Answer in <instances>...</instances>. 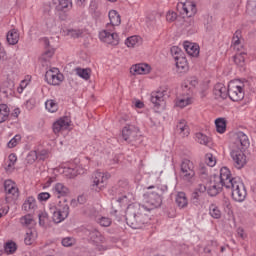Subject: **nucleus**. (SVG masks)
I'll list each match as a JSON object with an SVG mask.
<instances>
[{"label": "nucleus", "mask_w": 256, "mask_h": 256, "mask_svg": "<svg viewBox=\"0 0 256 256\" xmlns=\"http://www.w3.org/2000/svg\"><path fill=\"white\" fill-rule=\"evenodd\" d=\"M249 145V137H247V134L242 131L237 132L235 142L230 152V157L236 169H243L245 165H247V156H245L243 151L247 149Z\"/></svg>", "instance_id": "f257e3e1"}, {"label": "nucleus", "mask_w": 256, "mask_h": 256, "mask_svg": "<svg viewBox=\"0 0 256 256\" xmlns=\"http://www.w3.org/2000/svg\"><path fill=\"white\" fill-rule=\"evenodd\" d=\"M229 177H231V170L227 167H222L220 169V175H214L206 185H201V191H207L210 197H217L223 187L227 189V183H229Z\"/></svg>", "instance_id": "f03ea898"}, {"label": "nucleus", "mask_w": 256, "mask_h": 256, "mask_svg": "<svg viewBox=\"0 0 256 256\" xmlns=\"http://www.w3.org/2000/svg\"><path fill=\"white\" fill-rule=\"evenodd\" d=\"M147 207L141 204H131L126 209V223L132 229H141L147 223V215H145Z\"/></svg>", "instance_id": "7ed1b4c3"}, {"label": "nucleus", "mask_w": 256, "mask_h": 256, "mask_svg": "<svg viewBox=\"0 0 256 256\" xmlns=\"http://www.w3.org/2000/svg\"><path fill=\"white\" fill-rule=\"evenodd\" d=\"M227 188L232 190V199L238 203H243V200L247 198V189L245 184L239 177H232L231 174L226 182Z\"/></svg>", "instance_id": "20e7f679"}, {"label": "nucleus", "mask_w": 256, "mask_h": 256, "mask_svg": "<svg viewBox=\"0 0 256 256\" xmlns=\"http://www.w3.org/2000/svg\"><path fill=\"white\" fill-rule=\"evenodd\" d=\"M169 188L165 185L158 186L155 191L150 192L148 194V205H151V208L146 211H151V209H157V207H161L163 204V196L167 195Z\"/></svg>", "instance_id": "39448f33"}, {"label": "nucleus", "mask_w": 256, "mask_h": 256, "mask_svg": "<svg viewBox=\"0 0 256 256\" xmlns=\"http://www.w3.org/2000/svg\"><path fill=\"white\" fill-rule=\"evenodd\" d=\"M245 83H247V80L241 82L239 79L229 82L228 97H230L231 101H241L245 97V91L243 90Z\"/></svg>", "instance_id": "423d86ee"}, {"label": "nucleus", "mask_w": 256, "mask_h": 256, "mask_svg": "<svg viewBox=\"0 0 256 256\" xmlns=\"http://www.w3.org/2000/svg\"><path fill=\"white\" fill-rule=\"evenodd\" d=\"M180 177L183 181L191 183L195 179V166L190 160H183L180 165Z\"/></svg>", "instance_id": "0eeeda50"}, {"label": "nucleus", "mask_w": 256, "mask_h": 256, "mask_svg": "<svg viewBox=\"0 0 256 256\" xmlns=\"http://www.w3.org/2000/svg\"><path fill=\"white\" fill-rule=\"evenodd\" d=\"M107 179H109V177L105 175V173L96 171L92 175V189H94V191H102L107 185Z\"/></svg>", "instance_id": "6e6552de"}, {"label": "nucleus", "mask_w": 256, "mask_h": 256, "mask_svg": "<svg viewBox=\"0 0 256 256\" xmlns=\"http://www.w3.org/2000/svg\"><path fill=\"white\" fill-rule=\"evenodd\" d=\"M138 138L139 129H137L135 126L128 125L122 129V139L127 143H135Z\"/></svg>", "instance_id": "1a4fd4ad"}, {"label": "nucleus", "mask_w": 256, "mask_h": 256, "mask_svg": "<svg viewBox=\"0 0 256 256\" xmlns=\"http://www.w3.org/2000/svg\"><path fill=\"white\" fill-rule=\"evenodd\" d=\"M177 9L182 15L193 17L197 13V4L193 1H186L184 3H178Z\"/></svg>", "instance_id": "9d476101"}, {"label": "nucleus", "mask_w": 256, "mask_h": 256, "mask_svg": "<svg viewBox=\"0 0 256 256\" xmlns=\"http://www.w3.org/2000/svg\"><path fill=\"white\" fill-rule=\"evenodd\" d=\"M45 79L48 85H59L63 81V74L59 73V69L53 68L46 72Z\"/></svg>", "instance_id": "9b49d317"}, {"label": "nucleus", "mask_w": 256, "mask_h": 256, "mask_svg": "<svg viewBox=\"0 0 256 256\" xmlns=\"http://www.w3.org/2000/svg\"><path fill=\"white\" fill-rule=\"evenodd\" d=\"M167 95V90L165 89L151 93L150 101L154 105V109H159L165 103V97Z\"/></svg>", "instance_id": "f8f14e48"}, {"label": "nucleus", "mask_w": 256, "mask_h": 256, "mask_svg": "<svg viewBox=\"0 0 256 256\" xmlns=\"http://www.w3.org/2000/svg\"><path fill=\"white\" fill-rule=\"evenodd\" d=\"M100 41L107 43L108 45H119V35L117 33H112L107 30H102L99 33Z\"/></svg>", "instance_id": "ddd939ff"}, {"label": "nucleus", "mask_w": 256, "mask_h": 256, "mask_svg": "<svg viewBox=\"0 0 256 256\" xmlns=\"http://www.w3.org/2000/svg\"><path fill=\"white\" fill-rule=\"evenodd\" d=\"M86 235L88 239H90L91 242L96 246L101 245V243L105 241V238L97 229L86 230Z\"/></svg>", "instance_id": "4468645a"}, {"label": "nucleus", "mask_w": 256, "mask_h": 256, "mask_svg": "<svg viewBox=\"0 0 256 256\" xmlns=\"http://www.w3.org/2000/svg\"><path fill=\"white\" fill-rule=\"evenodd\" d=\"M69 125H71V120L69 117L60 118L58 121L53 124L54 133H61V131H65L69 129Z\"/></svg>", "instance_id": "2eb2a0df"}, {"label": "nucleus", "mask_w": 256, "mask_h": 256, "mask_svg": "<svg viewBox=\"0 0 256 256\" xmlns=\"http://www.w3.org/2000/svg\"><path fill=\"white\" fill-rule=\"evenodd\" d=\"M4 190L7 195H11L12 199H17L19 197V188L15 185L12 180H6L4 182Z\"/></svg>", "instance_id": "dca6fc26"}, {"label": "nucleus", "mask_w": 256, "mask_h": 256, "mask_svg": "<svg viewBox=\"0 0 256 256\" xmlns=\"http://www.w3.org/2000/svg\"><path fill=\"white\" fill-rule=\"evenodd\" d=\"M151 72V66L149 64H135L130 68L132 75H147Z\"/></svg>", "instance_id": "f3484780"}, {"label": "nucleus", "mask_w": 256, "mask_h": 256, "mask_svg": "<svg viewBox=\"0 0 256 256\" xmlns=\"http://www.w3.org/2000/svg\"><path fill=\"white\" fill-rule=\"evenodd\" d=\"M214 95L217 99H227L229 97L228 88L225 85L218 83L214 86Z\"/></svg>", "instance_id": "a211bd4d"}, {"label": "nucleus", "mask_w": 256, "mask_h": 256, "mask_svg": "<svg viewBox=\"0 0 256 256\" xmlns=\"http://www.w3.org/2000/svg\"><path fill=\"white\" fill-rule=\"evenodd\" d=\"M175 63L178 73H186V71H189V64L187 63V58H185V56L176 57Z\"/></svg>", "instance_id": "6ab92c4d"}, {"label": "nucleus", "mask_w": 256, "mask_h": 256, "mask_svg": "<svg viewBox=\"0 0 256 256\" xmlns=\"http://www.w3.org/2000/svg\"><path fill=\"white\" fill-rule=\"evenodd\" d=\"M53 3L56 5L57 11H69L73 7V2L71 0H53Z\"/></svg>", "instance_id": "aec40b11"}, {"label": "nucleus", "mask_w": 256, "mask_h": 256, "mask_svg": "<svg viewBox=\"0 0 256 256\" xmlns=\"http://www.w3.org/2000/svg\"><path fill=\"white\" fill-rule=\"evenodd\" d=\"M184 49L188 55L191 57H198L199 56V46L195 45L191 42L184 43Z\"/></svg>", "instance_id": "412c9836"}, {"label": "nucleus", "mask_w": 256, "mask_h": 256, "mask_svg": "<svg viewBox=\"0 0 256 256\" xmlns=\"http://www.w3.org/2000/svg\"><path fill=\"white\" fill-rule=\"evenodd\" d=\"M54 193L58 198L67 197V195H69V188H67L63 183H57L54 186Z\"/></svg>", "instance_id": "4be33fe9"}, {"label": "nucleus", "mask_w": 256, "mask_h": 256, "mask_svg": "<svg viewBox=\"0 0 256 256\" xmlns=\"http://www.w3.org/2000/svg\"><path fill=\"white\" fill-rule=\"evenodd\" d=\"M108 17L112 27H118V25H121V15H119V12L116 10H111L108 14Z\"/></svg>", "instance_id": "5701e85b"}, {"label": "nucleus", "mask_w": 256, "mask_h": 256, "mask_svg": "<svg viewBox=\"0 0 256 256\" xmlns=\"http://www.w3.org/2000/svg\"><path fill=\"white\" fill-rule=\"evenodd\" d=\"M9 45H17L19 43V32L16 29H12L6 36Z\"/></svg>", "instance_id": "b1692460"}, {"label": "nucleus", "mask_w": 256, "mask_h": 256, "mask_svg": "<svg viewBox=\"0 0 256 256\" xmlns=\"http://www.w3.org/2000/svg\"><path fill=\"white\" fill-rule=\"evenodd\" d=\"M176 131L182 135V137H187L189 135V126H187V122L181 120L176 126Z\"/></svg>", "instance_id": "393cba45"}, {"label": "nucleus", "mask_w": 256, "mask_h": 256, "mask_svg": "<svg viewBox=\"0 0 256 256\" xmlns=\"http://www.w3.org/2000/svg\"><path fill=\"white\" fill-rule=\"evenodd\" d=\"M11 110L7 104H0V123H5L9 119Z\"/></svg>", "instance_id": "a878e982"}, {"label": "nucleus", "mask_w": 256, "mask_h": 256, "mask_svg": "<svg viewBox=\"0 0 256 256\" xmlns=\"http://www.w3.org/2000/svg\"><path fill=\"white\" fill-rule=\"evenodd\" d=\"M176 205L180 207V209H185L188 205L187 196L185 192H178L176 195Z\"/></svg>", "instance_id": "bb28decb"}, {"label": "nucleus", "mask_w": 256, "mask_h": 256, "mask_svg": "<svg viewBox=\"0 0 256 256\" xmlns=\"http://www.w3.org/2000/svg\"><path fill=\"white\" fill-rule=\"evenodd\" d=\"M50 213H52V220L55 223H61L67 219L56 207L50 208Z\"/></svg>", "instance_id": "cd10ccee"}, {"label": "nucleus", "mask_w": 256, "mask_h": 256, "mask_svg": "<svg viewBox=\"0 0 256 256\" xmlns=\"http://www.w3.org/2000/svg\"><path fill=\"white\" fill-rule=\"evenodd\" d=\"M217 133H225L227 131V121L225 118H218L215 120Z\"/></svg>", "instance_id": "c85d7f7f"}, {"label": "nucleus", "mask_w": 256, "mask_h": 256, "mask_svg": "<svg viewBox=\"0 0 256 256\" xmlns=\"http://www.w3.org/2000/svg\"><path fill=\"white\" fill-rule=\"evenodd\" d=\"M83 29H67L66 30V35L67 37H71V39H79V37H83Z\"/></svg>", "instance_id": "c756f323"}, {"label": "nucleus", "mask_w": 256, "mask_h": 256, "mask_svg": "<svg viewBox=\"0 0 256 256\" xmlns=\"http://www.w3.org/2000/svg\"><path fill=\"white\" fill-rule=\"evenodd\" d=\"M24 211H33L37 207V201L33 197H28V199L23 203Z\"/></svg>", "instance_id": "7c9ffc66"}, {"label": "nucleus", "mask_w": 256, "mask_h": 256, "mask_svg": "<svg viewBox=\"0 0 256 256\" xmlns=\"http://www.w3.org/2000/svg\"><path fill=\"white\" fill-rule=\"evenodd\" d=\"M196 139L198 141V143H200V145H206L207 147H209V145H211V138L207 137V135L199 132L196 134Z\"/></svg>", "instance_id": "2f4dec72"}, {"label": "nucleus", "mask_w": 256, "mask_h": 256, "mask_svg": "<svg viewBox=\"0 0 256 256\" xmlns=\"http://www.w3.org/2000/svg\"><path fill=\"white\" fill-rule=\"evenodd\" d=\"M124 201H127V196H122L120 198H118L116 201H114L112 206L113 212L112 215H117V213L119 212V209H121V203H123Z\"/></svg>", "instance_id": "473e14b6"}, {"label": "nucleus", "mask_w": 256, "mask_h": 256, "mask_svg": "<svg viewBox=\"0 0 256 256\" xmlns=\"http://www.w3.org/2000/svg\"><path fill=\"white\" fill-rule=\"evenodd\" d=\"M65 203H67V198H63V203L61 201L59 202L60 208H58V211H60L67 219L69 217V204Z\"/></svg>", "instance_id": "72a5a7b5"}, {"label": "nucleus", "mask_w": 256, "mask_h": 256, "mask_svg": "<svg viewBox=\"0 0 256 256\" xmlns=\"http://www.w3.org/2000/svg\"><path fill=\"white\" fill-rule=\"evenodd\" d=\"M209 213L213 219H221V210L217 205L211 204L209 207Z\"/></svg>", "instance_id": "f704fd0d"}, {"label": "nucleus", "mask_w": 256, "mask_h": 256, "mask_svg": "<svg viewBox=\"0 0 256 256\" xmlns=\"http://www.w3.org/2000/svg\"><path fill=\"white\" fill-rule=\"evenodd\" d=\"M4 250L6 253L13 255V253H15V251H17V243H15L12 240L6 242V244L4 245Z\"/></svg>", "instance_id": "c9c22d12"}, {"label": "nucleus", "mask_w": 256, "mask_h": 256, "mask_svg": "<svg viewBox=\"0 0 256 256\" xmlns=\"http://www.w3.org/2000/svg\"><path fill=\"white\" fill-rule=\"evenodd\" d=\"M45 107L50 113H56V111L59 109V105L54 100H47Z\"/></svg>", "instance_id": "e433bc0d"}, {"label": "nucleus", "mask_w": 256, "mask_h": 256, "mask_svg": "<svg viewBox=\"0 0 256 256\" xmlns=\"http://www.w3.org/2000/svg\"><path fill=\"white\" fill-rule=\"evenodd\" d=\"M76 74L78 77L85 79V81H89L91 78V74H89V69L76 68Z\"/></svg>", "instance_id": "4c0bfd02"}, {"label": "nucleus", "mask_w": 256, "mask_h": 256, "mask_svg": "<svg viewBox=\"0 0 256 256\" xmlns=\"http://www.w3.org/2000/svg\"><path fill=\"white\" fill-rule=\"evenodd\" d=\"M198 84H199V81H197V78L192 77V78H188L183 83L182 87H183V89H191V87H197Z\"/></svg>", "instance_id": "58836bf2"}, {"label": "nucleus", "mask_w": 256, "mask_h": 256, "mask_svg": "<svg viewBox=\"0 0 256 256\" xmlns=\"http://www.w3.org/2000/svg\"><path fill=\"white\" fill-rule=\"evenodd\" d=\"M38 219H39V225H41V227H45V225H47V223H49V213L40 212L38 214Z\"/></svg>", "instance_id": "ea45409f"}, {"label": "nucleus", "mask_w": 256, "mask_h": 256, "mask_svg": "<svg viewBox=\"0 0 256 256\" xmlns=\"http://www.w3.org/2000/svg\"><path fill=\"white\" fill-rule=\"evenodd\" d=\"M235 65H238V67H243L245 65V53H239L236 54L233 57Z\"/></svg>", "instance_id": "a19ab883"}, {"label": "nucleus", "mask_w": 256, "mask_h": 256, "mask_svg": "<svg viewBox=\"0 0 256 256\" xmlns=\"http://www.w3.org/2000/svg\"><path fill=\"white\" fill-rule=\"evenodd\" d=\"M176 107H180V109H183V107H187V105H191V99L189 97L187 98H178L175 102Z\"/></svg>", "instance_id": "79ce46f5"}, {"label": "nucleus", "mask_w": 256, "mask_h": 256, "mask_svg": "<svg viewBox=\"0 0 256 256\" xmlns=\"http://www.w3.org/2000/svg\"><path fill=\"white\" fill-rule=\"evenodd\" d=\"M240 37H241V31H236L233 38H232V44H233V47L234 49H237V51H239V45L241 44V40H240Z\"/></svg>", "instance_id": "37998d69"}, {"label": "nucleus", "mask_w": 256, "mask_h": 256, "mask_svg": "<svg viewBox=\"0 0 256 256\" xmlns=\"http://www.w3.org/2000/svg\"><path fill=\"white\" fill-rule=\"evenodd\" d=\"M240 37H241V31H236L233 38H232V44H233V47L234 49H237V51H239V45L241 44V40H240Z\"/></svg>", "instance_id": "c03bdc74"}, {"label": "nucleus", "mask_w": 256, "mask_h": 256, "mask_svg": "<svg viewBox=\"0 0 256 256\" xmlns=\"http://www.w3.org/2000/svg\"><path fill=\"white\" fill-rule=\"evenodd\" d=\"M20 223L25 227H29L30 225H33V223H35V220H33V216L28 214L20 219Z\"/></svg>", "instance_id": "a18cd8bd"}, {"label": "nucleus", "mask_w": 256, "mask_h": 256, "mask_svg": "<svg viewBox=\"0 0 256 256\" xmlns=\"http://www.w3.org/2000/svg\"><path fill=\"white\" fill-rule=\"evenodd\" d=\"M171 55L174 57V60L176 57H184L185 53H183V50H181V48H179L178 46H173L170 49Z\"/></svg>", "instance_id": "49530a36"}, {"label": "nucleus", "mask_w": 256, "mask_h": 256, "mask_svg": "<svg viewBox=\"0 0 256 256\" xmlns=\"http://www.w3.org/2000/svg\"><path fill=\"white\" fill-rule=\"evenodd\" d=\"M137 43H139V36L128 37L125 41V45H127V47H135Z\"/></svg>", "instance_id": "de8ad7c7"}, {"label": "nucleus", "mask_w": 256, "mask_h": 256, "mask_svg": "<svg viewBox=\"0 0 256 256\" xmlns=\"http://www.w3.org/2000/svg\"><path fill=\"white\" fill-rule=\"evenodd\" d=\"M205 161L208 167H215V165L217 164V160L215 159V157H213V154L211 153L206 154Z\"/></svg>", "instance_id": "09e8293b"}, {"label": "nucleus", "mask_w": 256, "mask_h": 256, "mask_svg": "<svg viewBox=\"0 0 256 256\" xmlns=\"http://www.w3.org/2000/svg\"><path fill=\"white\" fill-rule=\"evenodd\" d=\"M33 241H35V236L33 235V231L29 230L24 238V243L25 245H33Z\"/></svg>", "instance_id": "8fccbe9b"}, {"label": "nucleus", "mask_w": 256, "mask_h": 256, "mask_svg": "<svg viewBox=\"0 0 256 256\" xmlns=\"http://www.w3.org/2000/svg\"><path fill=\"white\" fill-rule=\"evenodd\" d=\"M199 175L201 179L207 180V177H209V174L207 173V166H205L203 163H200L199 165Z\"/></svg>", "instance_id": "3c124183"}, {"label": "nucleus", "mask_w": 256, "mask_h": 256, "mask_svg": "<svg viewBox=\"0 0 256 256\" xmlns=\"http://www.w3.org/2000/svg\"><path fill=\"white\" fill-rule=\"evenodd\" d=\"M117 185L120 189L119 193H121V191H129V182L127 180H120Z\"/></svg>", "instance_id": "603ef678"}, {"label": "nucleus", "mask_w": 256, "mask_h": 256, "mask_svg": "<svg viewBox=\"0 0 256 256\" xmlns=\"http://www.w3.org/2000/svg\"><path fill=\"white\" fill-rule=\"evenodd\" d=\"M21 141V135H16L8 142L9 149H13V147H17V142Z\"/></svg>", "instance_id": "864d4df0"}, {"label": "nucleus", "mask_w": 256, "mask_h": 256, "mask_svg": "<svg viewBox=\"0 0 256 256\" xmlns=\"http://www.w3.org/2000/svg\"><path fill=\"white\" fill-rule=\"evenodd\" d=\"M53 55H55V50L53 49H48L46 50L43 55H42V59L44 61H49V59H51L53 57Z\"/></svg>", "instance_id": "5fc2aeb1"}, {"label": "nucleus", "mask_w": 256, "mask_h": 256, "mask_svg": "<svg viewBox=\"0 0 256 256\" xmlns=\"http://www.w3.org/2000/svg\"><path fill=\"white\" fill-rule=\"evenodd\" d=\"M98 223L101 225V227H109L111 225V218H109V217H101L98 220Z\"/></svg>", "instance_id": "6e6d98bb"}, {"label": "nucleus", "mask_w": 256, "mask_h": 256, "mask_svg": "<svg viewBox=\"0 0 256 256\" xmlns=\"http://www.w3.org/2000/svg\"><path fill=\"white\" fill-rule=\"evenodd\" d=\"M27 159L30 163H35V161H37V159H39V154L37 151H31L28 156Z\"/></svg>", "instance_id": "4d7b16f0"}, {"label": "nucleus", "mask_w": 256, "mask_h": 256, "mask_svg": "<svg viewBox=\"0 0 256 256\" xmlns=\"http://www.w3.org/2000/svg\"><path fill=\"white\" fill-rule=\"evenodd\" d=\"M201 193H203V191H201V188H200V192H193L192 193L191 201L194 205L199 204V197H201Z\"/></svg>", "instance_id": "13d9d810"}, {"label": "nucleus", "mask_w": 256, "mask_h": 256, "mask_svg": "<svg viewBox=\"0 0 256 256\" xmlns=\"http://www.w3.org/2000/svg\"><path fill=\"white\" fill-rule=\"evenodd\" d=\"M75 243V240L71 237H66L62 239V245L63 247H71Z\"/></svg>", "instance_id": "bf43d9fd"}, {"label": "nucleus", "mask_w": 256, "mask_h": 256, "mask_svg": "<svg viewBox=\"0 0 256 256\" xmlns=\"http://www.w3.org/2000/svg\"><path fill=\"white\" fill-rule=\"evenodd\" d=\"M177 19V13L175 12H168L166 14V20L169 21V23H173Z\"/></svg>", "instance_id": "052dcab7"}, {"label": "nucleus", "mask_w": 256, "mask_h": 256, "mask_svg": "<svg viewBox=\"0 0 256 256\" xmlns=\"http://www.w3.org/2000/svg\"><path fill=\"white\" fill-rule=\"evenodd\" d=\"M50 197L51 194H49V192H42L38 194V201H47Z\"/></svg>", "instance_id": "680f3d73"}, {"label": "nucleus", "mask_w": 256, "mask_h": 256, "mask_svg": "<svg viewBox=\"0 0 256 256\" xmlns=\"http://www.w3.org/2000/svg\"><path fill=\"white\" fill-rule=\"evenodd\" d=\"M47 157H49V151L42 150V151L38 152V159H40L41 161H45L47 159Z\"/></svg>", "instance_id": "e2e57ef3"}, {"label": "nucleus", "mask_w": 256, "mask_h": 256, "mask_svg": "<svg viewBox=\"0 0 256 256\" xmlns=\"http://www.w3.org/2000/svg\"><path fill=\"white\" fill-rule=\"evenodd\" d=\"M8 159H9V164H8L9 168L13 167V165H15V163H17V155H15V154H10Z\"/></svg>", "instance_id": "0e129e2a"}, {"label": "nucleus", "mask_w": 256, "mask_h": 256, "mask_svg": "<svg viewBox=\"0 0 256 256\" xmlns=\"http://www.w3.org/2000/svg\"><path fill=\"white\" fill-rule=\"evenodd\" d=\"M223 203H224V206H226L227 209H231V200H229V198L224 197L223 198Z\"/></svg>", "instance_id": "69168bd1"}, {"label": "nucleus", "mask_w": 256, "mask_h": 256, "mask_svg": "<svg viewBox=\"0 0 256 256\" xmlns=\"http://www.w3.org/2000/svg\"><path fill=\"white\" fill-rule=\"evenodd\" d=\"M184 25L185 27H191V25H193V19L191 17H187L184 21Z\"/></svg>", "instance_id": "338daca9"}, {"label": "nucleus", "mask_w": 256, "mask_h": 256, "mask_svg": "<svg viewBox=\"0 0 256 256\" xmlns=\"http://www.w3.org/2000/svg\"><path fill=\"white\" fill-rule=\"evenodd\" d=\"M85 201H87V199L85 198V196H78L77 202H78L80 205L85 204Z\"/></svg>", "instance_id": "774afa93"}]
</instances>
